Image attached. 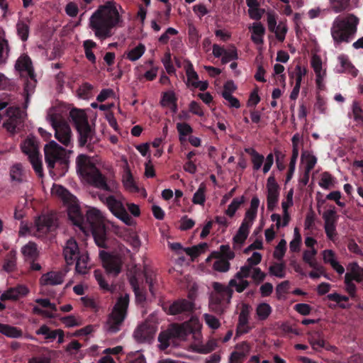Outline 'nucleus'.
<instances>
[{
  "instance_id": "20",
  "label": "nucleus",
  "mask_w": 363,
  "mask_h": 363,
  "mask_svg": "<svg viewBox=\"0 0 363 363\" xmlns=\"http://www.w3.org/2000/svg\"><path fill=\"white\" fill-rule=\"evenodd\" d=\"M250 310L247 305H243L238 316V323L236 328V337L248 333L252 327L249 324Z\"/></svg>"
},
{
  "instance_id": "25",
  "label": "nucleus",
  "mask_w": 363,
  "mask_h": 363,
  "mask_svg": "<svg viewBox=\"0 0 363 363\" xmlns=\"http://www.w3.org/2000/svg\"><path fill=\"white\" fill-rule=\"evenodd\" d=\"M15 69L21 77L32 76L34 74L32 62L27 55H22L18 58Z\"/></svg>"
},
{
  "instance_id": "49",
  "label": "nucleus",
  "mask_w": 363,
  "mask_h": 363,
  "mask_svg": "<svg viewBox=\"0 0 363 363\" xmlns=\"http://www.w3.org/2000/svg\"><path fill=\"white\" fill-rule=\"evenodd\" d=\"M245 198L243 196L240 197H236L233 199L231 203L228 206V208L225 210V213L232 218L235 214L236 211L239 209L241 205L244 203Z\"/></svg>"
},
{
  "instance_id": "22",
  "label": "nucleus",
  "mask_w": 363,
  "mask_h": 363,
  "mask_svg": "<svg viewBox=\"0 0 363 363\" xmlns=\"http://www.w3.org/2000/svg\"><path fill=\"white\" fill-rule=\"evenodd\" d=\"M155 332L152 325L149 323H144L135 330L133 337L138 342H149L153 338Z\"/></svg>"
},
{
  "instance_id": "41",
  "label": "nucleus",
  "mask_w": 363,
  "mask_h": 363,
  "mask_svg": "<svg viewBox=\"0 0 363 363\" xmlns=\"http://www.w3.org/2000/svg\"><path fill=\"white\" fill-rule=\"evenodd\" d=\"M184 69L187 77V84L193 87L199 81V75L195 72L192 63L189 60L184 61Z\"/></svg>"
},
{
  "instance_id": "45",
  "label": "nucleus",
  "mask_w": 363,
  "mask_h": 363,
  "mask_svg": "<svg viewBox=\"0 0 363 363\" xmlns=\"http://www.w3.org/2000/svg\"><path fill=\"white\" fill-rule=\"evenodd\" d=\"M0 333L11 338H18L22 336L21 330L16 327L0 323Z\"/></svg>"
},
{
  "instance_id": "55",
  "label": "nucleus",
  "mask_w": 363,
  "mask_h": 363,
  "mask_svg": "<svg viewBox=\"0 0 363 363\" xmlns=\"http://www.w3.org/2000/svg\"><path fill=\"white\" fill-rule=\"evenodd\" d=\"M262 259V255L258 252H254L252 255L247 258L246 264L241 267H246L248 271H250V269L254 267H257L258 265Z\"/></svg>"
},
{
  "instance_id": "18",
  "label": "nucleus",
  "mask_w": 363,
  "mask_h": 363,
  "mask_svg": "<svg viewBox=\"0 0 363 363\" xmlns=\"http://www.w3.org/2000/svg\"><path fill=\"white\" fill-rule=\"evenodd\" d=\"M67 207V213L69 219L73 222V224L80 228H84V218L81 213L79 206L77 203V198L74 196L73 201L65 203Z\"/></svg>"
},
{
  "instance_id": "43",
  "label": "nucleus",
  "mask_w": 363,
  "mask_h": 363,
  "mask_svg": "<svg viewBox=\"0 0 363 363\" xmlns=\"http://www.w3.org/2000/svg\"><path fill=\"white\" fill-rule=\"evenodd\" d=\"M308 341L313 347L315 350H320L325 347V340L323 335L318 331L310 333L308 334Z\"/></svg>"
},
{
  "instance_id": "16",
  "label": "nucleus",
  "mask_w": 363,
  "mask_h": 363,
  "mask_svg": "<svg viewBox=\"0 0 363 363\" xmlns=\"http://www.w3.org/2000/svg\"><path fill=\"white\" fill-rule=\"evenodd\" d=\"M252 155V163L253 169L255 171L259 170L263 164V172L267 173L272 166L274 164V156L272 153L269 154L264 159V156L257 152L255 150H252L251 152Z\"/></svg>"
},
{
  "instance_id": "33",
  "label": "nucleus",
  "mask_w": 363,
  "mask_h": 363,
  "mask_svg": "<svg viewBox=\"0 0 363 363\" xmlns=\"http://www.w3.org/2000/svg\"><path fill=\"white\" fill-rule=\"evenodd\" d=\"M21 252L26 260L30 261H34L39 255L38 246L34 242H28L24 245L21 249Z\"/></svg>"
},
{
  "instance_id": "2",
  "label": "nucleus",
  "mask_w": 363,
  "mask_h": 363,
  "mask_svg": "<svg viewBox=\"0 0 363 363\" xmlns=\"http://www.w3.org/2000/svg\"><path fill=\"white\" fill-rule=\"evenodd\" d=\"M124 10L114 1L100 5L89 19V27L101 40L110 38L112 30L123 26Z\"/></svg>"
},
{
  "instance_id": "52",
  "label": "nucleus",
  "mask_w": 363,
  "mask_h": 363,
  "mask_svg": "<svg viewBox=\"0 0 363 363\" xmlns=\"http://www.w3.org/2000/svg\"><path fill=\"white\" fill-rule=\"evenodd\" d=\"M335 178L328 172H325L321 174L318 185L323 189H329L335 184Z\"/></svg>"
},
{
  "instance_id": "15",
  "label": "nucleus",
  "mask_w": 363,
  "mask_h": 363,
  "mask_svg": "<svg viewBox=\"0 0 363 363\" xmlns=\"http://www.w3.org/2000/svg\"><path fill=\"white\" fill-rule=\"evenodd\" d=\"M311 65L315 74V82L320 89L325 86L326 77V69L324 67L321 57L318 55H313L311 60Z\"/></svg>"
},
{
  "instance_id": "27",
  "label": "nucleus",
  "mask_w": 363,
  "mask_h": 363,
  "mask_svg": "<svg viewBox=\"0 0 363 363\" xmlns=\"http://www.w3.org/2000/svg\"><path fill=\"white\" fill-rule=\"evenodd\" d=\"M82 252L79 251L78 245L75 240L69 239L64 247L63 253L65 259L68 264H73L75 259L80 255Z\"/></svg>"
},
{
  "instance_id": "17",
  "label": "nucleus",
  "mask_w": 363,
  "mask_h": 363,
  "mask_svg": "<svg viewBox=\"0 0 363 363\" xmlns=\"http://www.w3.org/2000/svg\"><path fill=\"white\" fill-rule=\"evenodd\" d=\"M69 269H65L60 271H51L42 275L40 282L43 286L60 285L64 281Z\"/></svg>"
},
{
  "instance_id": "5",
  "label": "nucleus",
  "mask_w": 363,
  "mask_h": 363,
  "mask_svg": "<svg viewBox=\"0 0 363 363\" xmlns=\"http://www.w3.org/2000/svg\"><path fill=\"white\" fill-rule=\"evenodd\" d=\"M47 119L55 130V138L66 147L72 146V130L65 120L62 110L59 108H50L48 113Z\"/></svg>"
},
{
  "instance_id": "36",
  "label": "nucleus",
  "mask_w": 363,
  "mask_h": 363,
  "mask_svg": "<svg viewBox=\"0 0 363 363\" xmlns=\"http://www.w3.org/2000/svg\"><path fill=\"white\" fill-rule=\"evenodd\" d=\"M160 103L162 106L169 108L173 113L177 111V97L174 91L164 93Z\"/></svg>"
},
{
  "instance_id": "42",
  "label": "nucleus",
  "mask_w": 363,
  "mask_h": 363,
  "mask_svg": "<svg viewBox=\"0 0 363 363\" xmlns=\"http://www.w3.org/2000/svg\"><path fill=\"white\" fill-rule=\"evenodd\" d=\"M259 206V199L257 196L252 197L250 201L249 209L245 213L244 220L254 223L257 214V209Z\"/></svg>"
},
{
  "instance_id": "47",
  "label": "nucleus",
  "mask_w": 363,
  "mask_h": 363,
  "mask_svg": "<svg viewBox=\"0 0 363 363\" xmlns=\"http://www.w3.org/2000/svg\"><path fill=\"white\" fill-rule=\"evenodd\" d=\"M345 274H349L350 278L357 282L363 281V268L360 267L356 262L350 264V271Z\"/></svg>"
},
{
  "instance_id": "8",
  "label": "nucleus",
  "mask_w": 363,
  "mask_h": 363,
  "mask_svg": "<svg viewBox=\"0 0 363 363\" xmlns=\"http://www.w3.org/2000/svg\"><path fill=\"white\" fill-rule=\"evenodd\" d=\"M44 151L45 162L50 169L54 168L55 164L57 162L66 164L70 155L73 153L72 150H65L55 140H51L46 144Z\"/></svg>"
},
{
  "instance_id": "34",
  "label": "nucleus",
  "mask_w": 363,
  "mask_h": 363,
  "mask_svg": "<svg viewBox=\"0 0 363 363\" xmlns=\"http://www.w3.org/2000/svg\"><path fill=\"white\" fill-rule=\"evenodd\" d=\"M193 308V303L185 299L179 300L173 303L169 307V312L176 315L183 312L190 311Z\"/></svg>"
},
{
  "instance_id": "12",
  "label": "nucleus",
  "mask_w": 363,
  "mask_h": 363,
  "mask_svg": "<svg viewBox=\"0 0 363 363\" xmlns=\"http://www.w3.org/2000/svg\"><path fill=\"white\" fill-rule=\"evenodd\" d=\"M105 220L104 213L95 207H90L86 213V220H84V228H80L82 232L90 230L91 228H97L104 226Z\"/></svg>"
},
{
  "instance_id": "44",
  "label": "nucleus",
  "mask_w": 363,
  "mask_h": 363,
  "mask_svg": "<svg viewBox=\"0 0 363 363\" xmlns=\"http://www.w3.org/2000/svg\"><path fill=\"white\" fill-rule=\"evenodd\" d=\"M271 220L275 223L276 228L279 229L281 228L286 227L291 220L290 214H284L282 213V215L279 213H272L270 216Z\"/></svg>"
},
{
  "instance_id": "9",
  "label": "nucleus",
  "mask_w": 363,
  "mask_h": 363,
  "mask_svg": "<svg viewBox=\"0 0 363 363\" xmlns=\"http://www.w3.org/2000/svg\"><path fill=\"white\" fill-rule=\"evenodd\" d=\"M21 149L28 155L35 172L41 177L43 175L42 161L37 139L34 136H28L21 145Z\"/></svg>"
},
{
  "instance_id": "62",
  "label": "nucleus",
  "mask_w": 363,
  "mask_h": 363,
  "mask_svg": "<svg viewBox=\"0 0 363 363\" xmlns=\"http://www.w3.org/2000/svg\"><path fill=\"white\" fill-rule=\"evenodd\" d=\"M177 129L179 135V140L182 141L185 140L186 136L193 131L192 128L186 123H178L177 124Z\"/></svg>"
},
{
  "instance_id": "24",
  "label": "nucleus",
  "mask_w": 363,
  "mask_h": 363,
  "mask_svg": "<svg viewBox=\"0 0 363 363\" xmlns=\"http://www.w3.org/2000/svg\"><path fill=\"white\" fill-rule=\"evenodd\" d=\"M252 224V223L243 219L238 232L233 237V247L235 249L240 248L245 243L249 235L250 229Z\"/></svg>"
},
{
  "instance_id": "59",
  "label": "nucleus",
  "mask_w": 363,
  "mask_h": 363,
  "mask_svg": "<svg viewBox=\"0 0 363 363\" xmlns=\"http://www.w3.org/2000/svg\"><path fill=\"white\" fill-rule=\"evenodd\" d=\"M324 224H336L337 215L335 207H332L326 210L323 213Z\"/></svg>"
},
{
  "instance_id": "31",
  "label": "nucleus",
  "mask_w": 363,
  "mask_h": 363,
  "mask_svg": "<svg viewBox=\"0 0 363 363\" xmlns=\"http://www.w3.org/2000/svg\"><path fill=\"white\" fill-rule=\"evenodd\" d=\"M75 260V270L78 274H85L91 267L89 257L86 252H82Z\"/></svg>"
},
{
  "instance_id": "7",
  "label": "nucleus",
  "mask_w": 363,
  "mask_h": 363,
  "mask_svg": "<svg viewBox=\"0 0 363 363\" xmlns=\"http://www.w3.org/2000/svg\"><path fill=\"white\" fill-rule=\"evenodd\" d=\"M213 289L209 306L212 311L222 313L231 299L233 291L229 286L219 282H214Z\"/></svg>"
},
{
  "instance_id": "3",
  "label": "nucleus",
  "mask_w": 363,
  "mask_h": 363,
  "mask_svg": "<svg viewBox=\"0 0 363 363\" xmlns=\"http://www.w3.org/2000/svg\"><path fill=\"white\" fill-rule=\"evenodd\" d=\"M359 18L352 13L337 16L332 23L330 34L335 47L341 43H348L354 38L359 24Z\"/></svg>"
},
{
  "instance_id": "58",
  "label": "nucleus",
  "mask_w": 363,
  "mask_h": 363,
  "mask_svg": "<svg viewBox=\"0 0 363 363\" xmlns=\"http://www.w3.org/2000/svg\"><path fill=\"white\" fill-rule=\"evenodd\" d=\"M287 31L288 28L286 23L279 22L274 28V30H272L271 32H273L275 34L276 38L279 41L283 42L285 39Z\"/></svg>"
},
{
  "instance_id": "37",
  "label": "nucleus",
  "mask_w": 363,
  "mask_h": 363,
  "mask_svg": "<svg viewBox=\"0 0 363 363\" xmlns=\"http://www.w3.org/2000/svg\"><path fill=\"white\" fill-rule=\"evenodd\" d=\"M69 116L74 123L77 129L89 125L86 113L82 110L72 109L69 112Z\"/></svg>"
},
{
  "instance_id": "56",
  "label": "nucleus",
  "mask_w": 363,
  "mask_h": 363,
  "mask_svg": "<svg viewBox=\"0 0 363 363\" xmlns=\"http://www.w3.org/2000/svg\"><path fill=\"white\" fill-rule=\"evenodd\" d=\"M206 185L201 183L197 191L194 193L192 199V202L195 204L202 205L206 201Z\"/></svg>"
},
{
  "instance_id": "13",
  "label": "nucleus",
  "mask_w": 363,
  "mask_h": 363,
  "mask_svg": "<svg viewBox=\"0 0 363 363\" xmlns=\"http://www.w3.org/2000/svg\"><path fill=\"white\" fill-rule=\"evenodd\" d=\"M55 220L52 215H42L35 222L33 235L38 238L44 237L55 229Z\"/></svg>"
},
{
  "instance_id": "53",
  "label": "nucleus",
  "mask_w": 363,
  "mask_h": 363,
  "mask_svg": "<svg viewBox=\"0 0 363 363\" xmlns=\"http://www.w3.org/2000/svg\"><path fill=\"white\" fill-rule=\"evenodd\" d=\"M272 313L271 306L266 303H259L256 308L257 318L260 320H266Z\"/></svg>"
},
{
  "instance_id": "64",
  "label": "nucleus",
  "mask_w": 363,
  "mask_h": 363,
  "mask_svg": "<svg viewBox=\"0 0 363 363\" xmlns=\"http://www.w3.org/2000/svg\"><path fill=\"white\" fill-rule=\"evenodd\" d=\"M266 276L267 274L259 267L252 268L249 272V277L257 284L262 282L265 279Z\"/></svg>"
},
{
  "instance_id": "6",
  "label": "nucleus",
  "mask_w": 363,
  "mask_h": 363,
  "mask_svg": "<svg viewBox=\"0 0 363 363\" xmlns=\"http://www.w3.org/2000/svg\"><path fill=\"white\" fill-rule=\"evenodd\" d=\"M129 296L128 294H125L118 299L104 325V329L107 333H116L120 330L126 317Z\"/></svg>"
},
{
  "instance_id": "51",
  "label": "nucleus",
  "mask_w": 363,
  "mask_h": 363,
  "mask_svg": "<svg viewBox=\"0 0 363 363\" xmlns=\"http://www.w3.org/2000/svg\"><path fill=\"white\" fill-rule=\"evenodd\" d=\"M123 184L125 189L130 192L138 191V186L129 170L126 171L123 177Z\"/></svg>"
},
{
  "instance_id": "4",
  "label": "nucleus",
  "mask_w": 363,
  "mask_h": 363,
  "mask_svg": "<svg viewBox=\"0 0 363 363\" xmlns=\"http://www.w3.org/2000/svg\"><path fill=\"white\" fill-rule=\"evenodd\" d=\"M192 324L198 328V318H192L188 322L181 325H172L167 330L160 333L158 337V347L160 350H165L171 345L175 344L176 339L184 340L193 331Z\"/></svg>"
},
{
  "instance_id": "48",
  "label": "nucleus",
  "mask_w": 363,
  "mask_h": 363,
  "mask_svg": "<svg viewBox=\"0 0 363 363\" xmlns=\"http://www.w3.org/2000/svg\"><path fill=\"white\" fill-rule=\"evenodd\" d=\"M18 36L23 41L27 40L29 34V23L27 19L20 20L16 24Z\"/></svg>"
},
{
  "instance_id": "54",
  "label": "nucleus",
  "mask_w": 363,
  "mask_h": 363,
  "mask_svg": "<svg viewBox=\"0 0 363 363\" xmlns=\"http://www.w3.org/2000/svg\"><path fill=\"white\" fill-rule=\"evenodd\" d=\"M208 249V244L206 242L200 243L191 247L184 248V252L191 257H196L204 252Z\"/></svg>"
},
{
  "instance_id": "30",
  "label": "nucleus",
  "mask_w": 363,
  "mask_h": 363,
  "mask_svg": "<svg viewBox=\"0 0 363 363\" xmlns=\"http://www.w3.org/2000/svg\"><path fill=\"white\" fill-rule=\"evenodd\" d=\"M217 342L214 339L209 340L206 344L202 342H193L190 345V350L199 354H208L217 347Z\"/></svg>"
},
{
  "instance_id": "14",
  "label": "nucleus",
  "mask_w": 363,
  "mask_h": 363,
  "mask_svg": "<svg viewBox=\"0 0 363 363\" xmlns=\"http://www.w3.org/2000/svg\"><path fill=\"white\" fill-rule=\"evenodd\" d=\"M267 208L273 211L277 207L279 199V186L274 176H270L267 179Z\"/></svg>"
},
{
  "instance_id": "57",
  "label": "nucleus",
  "mask_w": 363,
  "mask_h": 363,
  "mask_svg": "<svg viewBox=\"0 0 363 363\" xmlns=\"http://www.w3.org/2000/svg\"><path fill=\"white\" fill-rule=\"evenodd\" d=\"M269 273L272 276L279 278L285 277V265L282 263H274L269 268Z\"/></svg>"
},
{
  "instance_id": "63",
  "label": "nucleus",
  "mask_w": 363,
  "mask_h": 363,
  "mask_svg": "<svg viewBox=\"0 0 363 363\" xmlns=\"http://www.w3.org/2000/svg\"><path fill=\"white\" fill-rule=\"evenodd\" d=\"M238 59V52L235 46H230L228 49H225L221 62L223 64H226L232 60Z\"/></svg>"
},
{
  "instance_id": "1",
  "label": "nucleus",
  "mask_w": 363,
  "mask_h": 363,
  "mask_svg": "<svg viewBox=\"0 0 363 363\" xmlns=\"http://www.w3.org/2000/svg\"><path fill=\"white\" fill-rule=\"evenodd\" d=\"M77 172L81 180L111 194H101L99 200L110 212L128 226L135 225V220L128 214L125 206V198L118 191V184L113 179H106L96 167L91 158L84 154L76 159Z\"/></svg>"
},
{
  "instance_id": "11",
  "label": "nucleus",
  "mask_w": 363,
  "mask_h": 363,
  "mask_svg": "<svg viewBox=\"0 0 363 363\" xmlns=\"http://www.w3.org/2000/svg\"><path fill=\"white\" fill-rule=\"evenodd\" d=\"M26 114L18 107H9L4 115V127L13 133L19 129Z\"/></svg>"
},
{
  "instance_id": "40",
  "label": "nucleus",
  "mask_w": 363,
  "mask_h": 363,
  "mask_svg": "<svg viewBox=\"0 0 363 363\" xmlns=\"http://www.w3.org/2000/svg\"><path fill=\"white\" fill-rule=\"evenodd\" d=\"M301 160L307 174L313 169L317 162L316 157L308 151H303Z\"/></svg>"
},
{
  "instance_id": "28",
  "label": "nucleus",
  "mask_w": 363,
  "mask_h": 363,
  "mask_svg": "<svg viewBox=\"0 0 363 363\" xmlns=\"http://www.w3.org/2000/svg\"><path fill=\"white\" fill-rule=\"evenodd\" d=\"M251 33L252 41L257 45H262L264 43L265 28L260 22H254L248 26Z\"/></svg>"
},
{
  "instance_id": "26",
  "label": "nucleus",
  "mask_w": 363,
  "mask_h": 363,
  "mask_svg": "<svg viewBox=\"0 0 363 363\" xmlns=\"http://www.w3.org/2000/svg\"><path fill=\"white\" fill-rule=\"evenodd\" d=\"M338 65L335 67V71L337 73H349L356 77L358 70L352 65L347 55L342 54L337 57Z\"/></svg>"
},
{
  "instance_id": "39",
  "label": "nucleus",
  "mask_w": 363,
  "mask_h": 363,
  "mask_svg": "<svg viewBox=\"0 0 363 363\" xmlns=\"http://www.w3.org/2000/svg\"><path fill=\"white\" fill-rule=\"evenodd\" d=\"M52 194L59 197L64 203H66L70 200L74 199V196L71 194L66 189L62 186L58 184H54L51 189Z\"/></svg>"
},
{
  "instance_id": "38",
  "label": "nucleus",
  "mask_w": 363,
  "mask_h": 363,
  "mask_svg": "<svg viewBox=\"0 0 363 363\" xmlns=\"http://www.w3.org/2000/svg\"><path fill=\"white\" fill-rule=\"evenodd\" d=\"M146 48L143 43H139L135 47L130 48L124 53V57L131 62L139 60L145 53Z\"/></svg>"
},
{
  "instance_id": "46",
  "label": "nucleus",
  "mask_w": 363,
  "mask_h": 363,
  "mask_svg": "<svg viewBox=\"0 0 363 363\" xmlns=\"http://www.w3.org/2000/svg\"><path fill=\"white\" fill-rule=\"evenodd\" d=\"M317 250L315 248H311L308 250H305L303 254V259L311 267L320 271L321 267H318V263L315 260V255Z\"/></svg>"
},
{
  "instance_id": "19",
  "label": "nucleus",
  "mask_w": 363,
  "mask_h": 363,
  "mask_svg": "<svg viewBox=\"0 0 363 363\" xmlns=\"http://www.w3.org/2000/svg\"><path fill=\"white\" fill-rule=\"evenodd\" d=\"M215 259L212 263V268L214 271L225 273L229 271L230 264L228 259L221 256L220 252L214 251L206 259V262H211Z\"/></svg>"
},
{
  "instance_id": "61",
  "label": "nucleus",
  "mask_w": 363,
  "mask_h": 363,
  "mask_svg": "<svg viewBox=\"0 0 363 363\" xmlns=\"http://www.w3.org/2000/svg\"><path fill=\"white\" fill-rule=\"evenodd\" d=\"M333 10L335 13H340L350 7V0H330Z\"/></svg>"
},
{
  "instance_id": "60",
  "label": "nucleus",
  "mask_w": 363,
  "mask_h": 363,
  "mask_svg": "<svg viewBox=\"0 0 363 363\" xmlns=\"http://www.w3.org/2000/svg\"><path fill=\"white\" fill-rule=\"evenodd\" d=\"M37 335H42L46 340H54L57 338V330H51L49 327L45 325H41L40 328L36 330Z\"/></svg>"
},
{
  "instance_id": "29",
  "label": "nucleus",
  "mask_w": 363,
  "mask_h": 363,
  "mask_svg": "<svg viewBox=\"0 0 363 363\" xmlns=\"http://www.w3.org/2000/svg\"><path fill=\"white\" fill-rule=\"evenodd\" d=\"M322 255L324 262L329 264L337 273L342 274L345 272V269L337 260L334 251L332 250H325L323 251Z\"/></svg>"
},
{
  "instance_id": "23",
  "label": "nucleus",
  "mask_w": 363,
  "mask_h": 363,
  "mask_svg": "<svg viewBox=\"0 0 363 363\" xmlns=\"http://www.w3.org/2000/svg\"><path fill=\"white\" fill-rule=\"evenodd\" d=\"M29 293V289L26 285L19 284L15 287H11L3 292L1 295V300L16 301L26 296Z\"/></svg>"
},
{
  "instance_id": "10",
  "label": "nucleus",
  "mask_w": 363,
  "mask_h": 363,
  "mask_svg": "<svg viewBox=\"0 0 363 363\" xmlns=\"http://www.w3.org/2000/svg\"><path fill=\"white\" fill-rule=\"evenodd\" d=\"M121 253L109 254L104 250L99 253V257L102 261L104 267L106 269L107 273L116 276L121 272V266L123 264L122 255L125 252H129V250L123 247L121 248Z\"/></svg>"
},
{
  "instance_id": "21",
  "label": "nucleus",
  "mask_w": 363,
  "mask_h": 363,
  "mask_svg": "<svg viewBox=\"0 0 363 363\" xmlns=\"http://www.w3.org/2000/svg\"><path fill=\"white\" fill-rule=\"evenodd\" d=\"M249 277V271L246 267H240V270L235 274L234 279L229 281V287H234L235 290L240 293L243 291L250 284L246 278Z\"/></svg>"
},
{
  "instance_id": "32",
  "label": "nucleus",
  "mask_w": 363,
  "mask_h": 363,
  "mask_svg": "<svg viewBox=\"0 0 363 363\" xmlns=\"http://www.w3.org/2000/svg\"><path fill=\"white\" fill-rule=\"evenodd\" d=\"M86 236L91 235L96 244L100 247H106V230L104 226L91 228L90 230L83 232Z\"/></svg>"
},
{
  "instance_id": "35",
  "label": "nucleus",
  "mask_w": 363,
  "mask_h": 363,
  "mask_svg": "<svg viewBox=\"0 0 363 363\" xmlns=\"http://www.w3.org/2000/svg\"><path fill=\"white\" fill-rule=\"evenodd\" d=\"M350 117L356 123L357 125H363V108L360 103L354 100L351 105Z\"/></svg>"
},
{
  "instance_id": "50",
  "label": "nucleus",
  "mask_w": 363,
  "mask_h": 363,
  "mask_svg": "<svg viewBox=\"0 0 363 363\" xmlns=\"http://www.w3.org/2000/svg\"><path fill=\"white\" fill-rule=\"evenodd\" d=\"M79 135V144L80 146H84L89 140H91L92 132L89 125L82 126L77 129Z\"/></svg>"
}]
</instances>
